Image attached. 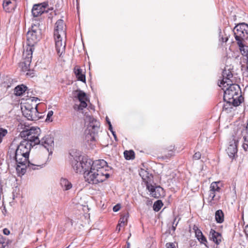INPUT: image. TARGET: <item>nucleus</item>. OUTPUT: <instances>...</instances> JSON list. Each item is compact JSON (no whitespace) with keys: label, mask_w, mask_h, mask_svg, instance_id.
Masks as SVG:
<instances>
[{"label":"nucleus","mask_w":248,"mask_h":248,"mask_svg":"<svg viewBox=\"0 0 248 248\" xmlns=\"http://www.w3.org/2000/svg\"><path fill=\"white\" fill-rule=\"evenodd\" d=\"M219 199L220 196L217 195V194L208 193L207 202L209 205L213 206L217 205L219 202Z\"/></svg>","instance_id":"17"},{"label":"nucleus","mask_w":248,"mask_h":248,"mask_svg":"<svg viewBox=\"0 0 248 248\" xmlns=\"http://www.w3.org/2000/svg\"><path fill=\"white\" fill-rule=\"evenodd\" d=\"M54 37L56 51L58 55L61 56L65 52L66 45L65 41L63 42V39L66 38V25L62 19L58 20L55 23Z\"/></svg>","instance_id":"5"},{"label":"nucleus","mask_w":248,"mask_h":248,"mask_svg":"<svg viewBox=\"0 0 248 248\" xmlns=\"http://www.w3.org/2000/svg\"><path fill=\"white\" fill-rule=\"evenodd\" d=\"M215 218L217 222L221 223L224 221V214L222 210H218L215 214Z\"/></svg>","instance_id":"25"},{"label":"nucleus","mask_w":248,"mask_h":248,"mask_svg":"<svg viewBox=\"0 0 248 248\" xmlns=\"http://www.w3.org/2000/svg\"><path fill=\"white\" fill-rule=\"evenodd\" d=\"M227 40H228V39H227V38H226V39H225V42H226Z\"/></svg>","instance_id":"52"},{"label":"nucleus","mask_w":248,"mask_h":248,"mask_svg":"<svg viewBox=\"0 0 248 248\" xmlns=\"http://www.w3.org/2000/svg\"><path fill=\"white\" fill-rule=\"evenodd\" d=\"M48 6L47 2L34 4L32 9V15L34 17H38L45 12H47L46 10Z\"/></svg>","instance_id":"12"},{"label":"nucleus","mask_w":248,"mask_h":248,"mask_svg":"<svg viewBox=\"0 0 248 248\" xmlns=\"http://www.w3.org/2000/svg\"><path fill=\"white\" fill-rule=\"evenodd\" d=\"M111 133H112V135H113V136L115 140H117V137H116V135L115 134V132L114 131H112Z\"/></svg>","instance_id":"47"},{"label":"nucleus","mask_w":248,"mask_h":248,"mask_svg":"<svg viewBox=\"0 0 248 248\" xmlns=\"http://www.w3.org/2000/svg\"><path fill=\"white\" fill-rule=\"evenodd\" d=\"M5 242L2 236L0 235V248H5Z\"/></svg>","instance_id":"34"},{"label":"nucleus","mask_w":248,"mask_h":248,"mask_svg":"<svg viewBox=\"0 0 248 248\" xmlns=\"http://www.w3.org/2000/svg\"><path fill=\"white\" fill-rule=\"evenodd\" d=\"M128 217V214H126L121 217L120 219V223L118 224L119 226H124L125 225Z\"/></svg>","instance_id":"28"},{"label":"nucleus","mask_w":248,"mask_h":248,"mask_svg":"<svg viewBox=\"0 0 248 248\" xmlns=\"http://www.w3.org/2000/svg\"><path fill=\"white\" fill-rule=\"evenodd\" d=\"M74 73L76 76V78L79 81L83 82H85L86 78L85 74L83 72L81 69L78 66H76L74 69Z\"/></svg>","instance_id":"21"},{"label":"nucleus","mask_w":248,"mask_h":248,"mask_svg":"<svg viewBox=\"0 0 248 248\" xmlns=\"http://www.w3.org/2000/svg\"><path fill=\"white\" fill-rule=\"evenodd\" d=\"M8 134L7 129L0 128V143L2 141L3 138Z\"/></svg>","instance_id":"29"},{"label":"nucleus","mask_w":248,"mask_h":248,"mask_svg":"<svg viewBox=\"0 0 248 248\" xmlns=\"http://www.w3.org/2000/svg\"><path fill=\"white\" fill-rule=\"evenodd\" d=\"M244 133H248V124L245 125H241Z\"/></svg>","instance_id":"37"},{"label":"nucleus","mask_w":248,"mask_h":248,"mask_svg":"<svg viewBox=\"0 0 248 248\" xmlns=\"http://www.w3.org/2000/svg\"><path fill=\"white\" fill-rule=\"evenodd\" d=\"M244 231L246 236L248 237V224L245 226Z\"/></svg>","instance_id":"45"},{"label":"nucleus","mask_w":248,"mask_h":248,"mask_svg":"<svg viewBox=\"0 0 248 248\" xmlns=\"http://www.w3.org/2000/svg\"><path fill=\"white\" fill-rule=\"evenodd\" d=\"M3 232L4 234L7 235H9L10 233V231L7 228H5L3 230Z\"/></svg>","instance_id":"44"},{"label":"nucleus","mask_w":248,"mask_h":248,"mask_svg":"<svg viewBox=\"0 0 248 248\" xmlns=\"http://www.w3.org/2000/svg\"><path fill=\"white\" fill-rule=\"evenodd\" d=\"M223 79L218 86L224 90V100L226 104L224 105V109H227L229 106H238L243 101L244 98L240 94L241 89L238 84H234L233 75L230 69L225 68L222 72Z\"/></svg>","instance_id":"1"},{"label":"nucleus","mask_w":248,"mask_h":248,"mask_svg":"<svg viewBox=\"0 0 248 248\" xmlns=\"http://www.w3.org/2000/svg\"><path fill=\"white\" fill-rule=\"evenodd\" d=\"M21 109L23 115L29 120L36 121L40 118L37 105L33 107L30 104H27L24 106V108H22Z\"/></svg>","instance_id":"10"},{"label":"nucleus","mask_w":248,"mask_h":248,"mask_svg":"<svg viewBox=\"0 0 248 248\" xmlns=\"http://www.w3.org/2000/svg\"><path fill=\"white\" fill-rule=\"evenodd\" d=\"M237 44L239 47V49L242 55L244 56L248 57V46L243 44V41H237Z\"/></svg>","instance_id":"23"},{"label":"nucleus","mask_w":248,"mask_h":248,"mask_svg":"<svg viewBox=\"0 0 248 248\" xmlns=\"http://www.w3.org/2000/svg\"><path fill=\"white\" fill-rule=\"evenodd\" d=\"M235 39L237 41H243L248 38V24L242 23L236 25L234 29Z\"/></svg>","instance_id":"9"},{"label":"nucleus","mask_w":248,"mask_h":248,"mask_svg":"<svg viewBox=\"0 0 248 248\" xmlns=\"http://www.w3.org/2000/svg\"><path fill=\"white\" fill-rule=\"evenodd\" d=\"M193 230H194L195 236L197 238H199L201 235H203L202 232V231L198 228V227L196 226L195 225L193 227Z\"/></svg>","instance_id":"32"},{"label":"nucleus","mask_w":248,"mask_h":248,"mask_svg":"<svg viewBox=\"0 0 248 248\" xmlns=\"http://www.w3.org/2000/svg\"><path fill=\"white\" fill-rule=\"evenodd\" d=\"M167 248H175V246L173 243H168L166 245Z\"/></svg>","instance_id":"38"},{"label":"nucleus","mask_w":248,"mask_h":248,"mask_svg":"<svg viewBox=\"0 0 248 248\" xmlns=\"http://www.w3.org/2000/svg\"><path fill=\"white\" fill-rule=\"evenodd\" d=\"M6 211H6V209L5 207H4V208H3V209L2 212V213L4 214V215H5V216Z\"/></svg>","instance_id":"48"},{"label":"nucleus","mask_w":248,"mask_h":248,"mask_svg":"<svg viewBox=\"0 0 248 248\" xmlns=\"http://www.w3.org/2000/svg\"><path fill=\"white\" fill-rule=\"evenodd\" d=\"M53 114V112L52 110L49 111L47 113V117L46 120H50V118Z\"/></svg>","instance_id":"39"},{"label":"nucleus","mask_w":248,"mask_h":248,"mask_svg":"<svg viewBox=\"0 0 248 248\" xmlns=\"http://www.w3.org/2000/svg\"><path fill=\"white\" fill-rule=\"evenodd\" d=\"M177 217H175L173 220V224H172V228L173 230L174 231L175 230L176 227L177 226L178 223V220L176 221Z\"/></svg>","instance_id":"36"},{"label":"nucleus","mask_w":248,"mask_h":248,"mask_svg":"<svg viewBox=\"0 0 248 248\" xmlns=\"http://www.w3.org/2000/svg\"><path fill=\"white\" fill-rule=\"evenodd\" d=\"M86 139L89 142V141L91 142H95V137L94 134L92 135V134H87L86 136Z\"/></svg>","instance_id":"33"},{"label":"nucleus","mask_w":248,"mask_h":248,"mask_svg":"<svg viewBox=\"0 0 248 248\" xmlns=\"http://www.w3.org/2000/svg\"><path fill=\"white\" fill-rule=\"evenodd\" d=\"M244 134V132L243 130L242 126H240L237 127L236 129L234 130V134H233V140L234 143L238 142L239 139L241 138L243 135Z\"/></svg>","instance_id":"20"},{"label":"nucleus","mask_w":248,"mask_h":248,"mask_svg":"<svg viewBox=\"0 0 248 248\" xmlns=\"http://www.w3.org/2000/svg\"><path fill=\"white\" fill-rule=\"evenodd\" d=\"M124 156L126 160H130L134 158V152L132 151H125L124 152Z\"/></svg>","instance_id":"27"},{"label":"nucleus","mask_w":248,"mask_h":248,"mask_svg":"<svg viewBox=\"0 0 248 248\" xmlns=\"http://www.w3.org/2000/svg\"><path fill=\"white\" fill-rule=\"evenodd\" d=\"M209 239L217 245H219L222 241V237L220 233L213 229H211L209 232Z\"/></svg>","instance_id":"15"},{"label":"nucleus","mask_w":248,"mask_h":248,"mask_svg":"<svg viewBox=\"0 0 248 248\" xmlns=\"http://www.w3.org/2000/svg\"><path fill=\"white\" fill-rule=\"evenodd\" d=\"M27 43L28 46L27 48L31 47L34 49L33 46L41 38V30L37 24H33L29 29L26 34Z\"/></svg>","instance_id":"7"},{"label":"nucleus","mask_w":248,"mask_h":248,"mask_svg":"<svg viewBox=\"0 0 248 248\" xmlns=\"http://www.w3.org/2000/svg\"><path fill=\"white\" fill-rule=\"evenodd\" d=\"M243 136L244 141L246 142H248V133H244Z\"/></svg>","instance_id":"43"},{"label":"nucleus","mask_w":248,"mask_h":248,"mask_svg":"<svg viewBox=\"0 0 248 248\" xmlns=\"http://www.w3.org/2000/svg\"><path fill=\"white\" fill-rule=\"evenodd\" d=\"M41 133V129L38 127H31L22 131L20 133L21 137L25 138L28 140L33 146L39 144L40 142V136Z\"/></svg>","instance_id":"6"},{"label":"nucleus","mask_w":248,"mask_h":248,"mask_svg":"<svg viewBox=\"0 0 248 248\" xmlns=\"http://www.w3.org/2000/svg\"><path fill=\"white\" fill-rule=\"evenodd\" d=\"M146 187L152 197L158 198L161 196L160 192L163 191V189L160 186H155L147 182Z\"/></svg>","instance_id":"14"},{"label":"nucleus","mask_w":248,"mask_h":248,"mask_svg":"<svg viewBox=\"0 0 248 248\" xmlns=\"http://www.w3.org/2000/svg\"><path fill=\"white\" fill-rule=\"evenodd\" d=\"M108 166L107 162L103 160H96L93 162L89 170L84 175L85 180L88 183L96 185L107 179L109 174L108 172Z\"/></svg>","instance_id":"3"},{"label":"nucleus","mask_w":248,"mask_h":248,"mask_svg":"<svg viewBox=\"0 0 248 248\" xmlns=\"http://www.w3.org/2000/svg\"><path fill=\"white\" fill-rule=\"evenodd\" d=\"M60 184L64 190H68L72 187V184L67 179L62 178L60 179Z\"/></svg>","instance_id":"22"},{"label":"nucleus","mask_w":248,"mask_h":248,"mask_svg":"<svg viewBox=\"0 0 248 248\" xmlns=\"http://www.w3.org/2000/svg\"><path fill=\"white\" fill-rule=\"evenodd\" d=\"M27 87L23 85H18L15 88V94L17 96L21 95L26 90Z\"/></svg>","instance_id":"24"},{"label":"nucleus","mask_w":248,"mask_h":248,"mask_svg":"<svg viewBox=\"0 0 248 248\" xmlns=\"http://www.w3.org/2000/svg\"><path fill=\"white\" fill-rule=\"evenodd\" d=\"M78 93L77 97L78 100L80 101V104L79 105H75L74 108L75 110H82L87 106L86 102L88 99L87 98L86 94L82 91H78Z\"/></svg>","instance_id":"11"},{"label":"nucleus","mask_w":248,"mask_h":248,"mask_svg":"<svg viewBox=\"0 0 248 248\" xmlns=\"http://www.w3.org/2000/svg\"><path fill=\"white\" fill-rule=\"evenodd\" d=\"M163 205L162 201L158 200L154 203L153 205V209L155 211L158 212L161 208Z\"/></svg>","instance_id":"26"},{"label":"nucleus","mask_w":248,"mask_h":248,"mask_svg":"<svg viewBox=\"0 0 248 248\" xmlns=\"http://www.w3.org/2000/svg\"><path fill=\"white\" fill-rule=\"evenodd\" d=\"M120 208H121L120 205L119 204H117L113 207V210L114 212H117L120 210Z\"/></svg>","instance_id":"41"},{"label":"nucleus","mask_w":248,"mask_h":248,"mask_svg":"<svg viewBox=\"0 0 248 248\" xmlns=\"http://www.w3.org/2000/svg\"><path fill=\"white\" fill-rule=\"evenodd\" d=\"M242 147H243V149L246 152H247L248 153V143H244L242 145Z\"/></svg>","instance_id":"42"},{"label":"nucleus","mask_w":248,"mask_h":248,"mask_svg":"<svg viewBox=\"0 0 248 248\" xmlns=\"http://www.w3.org/2000/svg\"><path fill=\"white\" fill-rule=\"evenodd\" d=\"M121 227L122 226H119V225H118L117 226V228H116L117 230H118V231H120Z\"/></svg>","instance_id":"49"},{"label":"nucleus","mask_w":248,"mask_h":248,"mask_svg":"<svg viewBox=\"0 0 248 248\" xmlns=\"http://www.w3.org/2000/svg\"><path fill=\"white\" fill-rule=\"evenodd\" d=\"M70 160L74 171L77 173H83L89 170L93 161L87 156L80 155L79 152L72 151L70 153Z\"/></svg>","instance_id":"4"},{"label":"nucleus","mask_w":248,"mask_h":248,"mask_svg":"<svg viewBox=\"0 0 248 248\" xmlns=\"http://www.w3.org/2000/svg\"><path fill=\"white\" fill-rule=\"evenodd\" d=\"M193 230H194L195 236L197 238H199L201 235H203L202 232V231L198 228V227L196 226L195 225L193 227Z\"/></svg>","instance_id":"31"},{"label":"nucleus","mask_w":248,"mask_h":248,"mask_svg":"<svg viewBox=\"0 0 248 248\" xmlns=\"http://www.w3.org/2000/svg\"><path fill=\"white\" fill-rule=\"evenodd\" d=\"M32 52L31 47L27 48L26 50H24L22 55L23 61L20 63L22 71L24 72H27L26 75L30 77H33L34 74L33 71L30 70Z\"/></svg>","instance_id":"8"},{"label":"nucleus","mask_w":248,"mask_h":248,"mask_svg":"<svg viewBox=\"0 0 248 248\" xmlns=\"http://www.w3.org/2000/svg\"><path fill=\"white\" fill-rule=\"evenodd\" d=\"M197 239L201 244H203L206 247L208 248L207 246L208 242L207 239L203 235H201L199 238L198 237Z\"/></svg>","instance_id":"30"},{"label":"nucleus","mask_w":248,"mask_h":248,"mask_svg":"<svg viewBox=\"0 0 248 248\" xmlns=\"http://www.w3.org/2000/svg\"><path fill=\"white\" fill-rule=\"evenodd\" d=\"M201 154L198 152L195 153V154L193 155V158L195 159H199L201 158Z\"/></svg>","instance_id":"35"},{"label":"nucleus","mask_w":248,"mask_h":248,"mask_svg":"<svg viewBox=\"0 0 248 248\" xmlns=\"http://www.w3.org/2000/svg\"><path fill=\"white\" fill-rule=\"evenodd\" d=\"M106 120L107 121V123L109 125V122H110V121L109 120V119H108V117H106Z\"/></svg>","instance_id":"50"},{"label":"nucleus","mask_w":248,"mask_h":248,"mask_svg":"<svg viewBox=\"0 0 248 248\" xmlns=\"http://www.w3.org/2000/svg\"><path fill=\"white\" fill-rule=\"evenodd\" d=\"M16 0H4L3 2V7L6 12H11L16 8Z\"/></svg>","instance_id":"16"},{"label":"nucleus","mask_w":248,"mask_h":248,"mask_svg":"<svg viewBox=\"0 0 248 248\" xmlns=\"http://www.w3.org/2000/svg\"><path fill=\"white\" fill-rule=\"evenodd\" d=\"M33 147L28 140H23L16 151L15 158L17 165L16 169L18 171L20 170L22 174L25 173L27 167L33 170L42 168V165L31 163L28 160L31 149Z\"/></svg>","instance_id":"2"},{"label":"nucleus","mask_w":248,"mask_h":248,"mask_svg":"<svg viewBox=\"0 0 248 248\" xmlns=\"http://www.w3.org/2000/svg\"><path fill=\"white\" fill-rule=\"evenodd\" d=\"M127 248H129L130 244L129 242H127Z\"/></svg>","instance_id":"51"},{"label":"nucleus","mask_w":248,"mask_h":248,"mask_svg":"<svg viewBox=\"0 0 248 248\" xmlns=\"http://www.w3.org/2000/svg\"><path fill=\"white\" fill-rule=\"evenodd\" d=\"M221 186H222V184L220 181L212 182L210 185L208 193L217 194V192H220L221 191Z\"/></svg>","instance_id":"19"},{"label":"nucleus","mask_w":248,"mask_h":248,"mask_svg":"<svg viewBox=\"0 0 248 248\" xmlns=\"http://www.w3.org/2000/svg\"><path fill=\"white\" fill-rule=\"evenodd\" d=\"M40 142L39 144L43 146L49 152V149L51 151L52 147L54 146V138L50 135H46L40 140Z\"/></svg>","instance_id":"13"},{"label":"nucleus","mask_w":248,"mask_h":248,"mask_svg":"<svg viewBox=\"0 0 248 248\" xmlns=\"http://www.w3.org/2000/svg\"><path fill=\"white\" fill-rule=\"evenodd\" d=\"M109 130L112 132L113 130L112 126L110 122H109Z\"/></svg>","instance_id":"46"},{"label":"nucleus","mask_w":248,"mask_h":248,"mask_svg":"<svg viewBox=\"0 0 248 248\" xmlns=\"http://www.w3.org/2000/svg\"><path fill=\"white\" fill-rule=\"evenodd\" d=\"M95 124L93 125L92 126L93 128L94 129V130H96L99 128V122H97L96 121H95Z\"/></svg>","instance_id":"40"},{"label":"nucleus","mask_w":248,"mask_h":248,"mask_svg":"<svg viewBox=\"0 0 248 248\" xmlns=\"http://www.w3.org/2000/svg\"><path fill=\"white\" fill-rule=\"evenodd\" d=\"M237 142L234 143L233 141V143L230 144L228 147L227 152L229 157L232 159L234 157L235 155L237 153Z\"/></svg>","instance_id":"18"}]
</instances>
